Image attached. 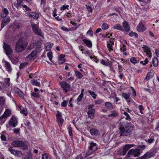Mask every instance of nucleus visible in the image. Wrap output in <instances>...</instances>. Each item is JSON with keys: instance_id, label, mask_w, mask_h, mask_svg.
Wrapping results in <instances>:
<instances>
[{"instance_id": "f257e3e1", "label": "nucleus", "mask_w": 159, "mask_h": 159, "mask_svg": "<svg viewBox=\"0 0 159 159\" xmlns=\"http://www.w3.org/2000/svg\"><path fill=\"white\" fill-rule=\"evenodd\" d=\"M28 42V37L27 36L21 37L16 43V51L18 52H22L27 47Z\"/></svg>"}, {"instance_id": "f03ea898", "label": "nucleus", "mask_w": 159, "mask_h": 159, "mask_svg": "<svg viewBox=\"0 0 159 159\" xmlns=\"http://www.w3.org/2000/svg\"><path fill=\"white\" fill-rule=\"evenodd\" d=\"M133 129V126L127 125L125 128H119L120 136H128L132 134Z\"/></svg>"}, {"instance_id": "7ed1b4c3", "label": "nucleus", "mask_w": 159, "mask_h": 159, "mask_svg": "<svg viewBox=\"0 0 159 159\" xmlns=\"http://www.w3.org/2000/svg\"><path fill=\"white\" fill-rule=\"evenodd\" d=\"M11 144L15 147H24V148H22V149L24 150H26L28 148L27 146L25 145V143L21 141L16 140L13 141L12 143Z\"/></svg>"}, {"instance_id": "20e7f679", "label": "nucleus", "mask_w": 159, "mask_h": 159, "mask_svg": "<svg viewBox=\"0 0 159 159\" xmlns=\"http://www.w3.org/2000/svg\"><path fill=\"white\" fill-rule=\"evenodd\" d=\"M3 48L6 55L9 57L10 55L12 54L13 52L12 49L10 47V46L4 43Z\"/></svg>"}, {"instance_id": "39448f33", "label": "nucleus", "mask_w": 159, "mask_h": 159, "mask_svg": "<svg viewBox=\"0 0 159 159\" xmlns=\"http://www.w3.org/2000/svg\"><path fill=\"white\" fill-rule=\"evenodd\" d=\"M31 25L33 31L35 34L41 36H43L41 30L38 28V25L34 23H31Z\"/></svg>"}, {"instance_id": "423d86ee", "label": "nucleus", "mask_w": 159, "mask_h": 159, "mask_svg": "<svg viewBox=\"0 0 159 159\" xmlns=\"http://www.w3.org/2000/svg\"><path fill=\"white\" fill-rule=\"evenodd\" d=\"M156 152V151L155 150L148 152L145 154L143 156V158L147 159L154 156Z\"/></svg>"}, {"instance_id": "0eeeda50", "label": "nucleus", "mask_w": 159, "mask_h": 159, "mask_svg": "<svg viewBox=\"0 0 159 159\" xmlns=\"http://www.w3.org/2000/svg\"><path fill=\"white\" fill-rule=\"evenodd\" d=\"M135 145L134 144H125L123 148V150L121 153V155L123 156H125L127 151L130 148L134 146Z\"/></svg>"}, {"instance_id": "6e6552de", "label": "nucleus", "mask_w": 159, "mask_h": 159, "mask_svg": "<svg viewBox=\"0 0 159 159\" xmlns=\"http://www.w3.org/2000/svg\"><path fill=\"white\" fill-rule=\"evenodd\" d=\"M8 150L11 154L17 157L20 156L22 155L21 152L20 151L13 149L11 148H9Z\"/></svg>"}, {"instance_id": "1a4fd4ad", "label": "nucleus", "mask_w": 159, "mask_h": 159, "mask_svg": "<svg viewBox=\"0 0 159 159\" xmlns=\"http://www.w3.org/2000/svg\"><path fill=\"white\" fill-rule=\"evenodd\" d=\"M115 39L114 38H111L109 41L107 42V47L108 48L109 51L113 50V48L114 44Z\"/></svg>"}, {"instance_id": "9d476101", "label": "nucleus", "mask_w": 159, "mask_h": 159, "mask_svg": "<svg viewBox=\"0 0 159 159\" xmlns=\"http://www.w3.org/2000/svg\"><path fill=\"white\" fill-rule=\"evenodd\" d=\"M37 51L34 50L32 51L29 55L26 57V58L27 60H31L36 58L37 56Z\"/></svg>"}, {"instance_id": "9b49d317", "label": "nucleus", "mask_w": 159, "mask_h": 159, "mask_svg": "<svg viewBox=\"0 0 159 159\" xmlns=\"http://www.w3.org/2000/svg\"><path fill=\"white\" fill-rule=\"evenodd\" d=\"M146 29V27L143 24L142 22L140 21L137 26V30L139 32H142L145 31Z\"/></svg>"}, {"instance_id": "f8f14e48", "label": "nucleus", "mask_w": 159, "mask_h": 159, "mask_svg": "<svg viewBox=\"0 0 159 159\" xmlns=\"http://www.w3.org/2000/svg\"><path fill=\"white\" fill-rule=\"evenodd\" d=\"M122 31L124 32H128L130 30V28L127 22L126 21H124L122 23Z\"/></svg>"}, {"instance_id": "ddd939ff", "label": "nucleus", "mask_w": 159, "mask_h": 159, "mask_svg": "<svg viewBox=\"0 0 159 159\" xmlns=\"http://www.w3.org/2000/svg\"><path fill=\"white\" fill-rule=\"evenodd\" d=\"M17 124L16 118L15 117H12L9 122V125L14 127L16 126Z\"/></svg>"}, {"instance_id": "4468645a", "label": "nucleus", "mask_w": 159, "mask_h": 159, "mask_svg": "<svg viewBox=\"0 0 159 159\" xmlns=\"http://www.w3.org/2000/svg\"><path fill=\"white\" fill-rule=\"evenodd\" d=\"M90 133L93 136H98L100 134L99 131L98 129L94 128L90 129Z\"/></svg>"}, {"instance_id": "2eb2a0df", "label": "nucleus", "mask_w": 159, "mask_h": 159, "mask_svg": "<svg viewBox=\"0 0 159 159\" xmlns=\"http://www.w3.org/2000/svg\"><path fill=\"white\" fill-rule=\"evenodd\" d=\"M142 48H143L144 52L146 53L147 55H148L149 57H151L152 56L151 53L149 48L148 46L143 45V47H142Z\"/></svg>"}, {"instance_id": "dca6fc26", "label": "nucleus", "mask_w": 159, "mask_h": 159, "mask_svg": "<svg viewBox=\"0 0 159 159\" xmlns=\"http://www.w3.org/2000/svg\"><path fill=\"white\" fill-rule=\"evenodd\" d=\"M89 149L92 150L94 152L98 149L97 144L96 143L93 142H91L90 143V146L89 147Z\"/></svg>"}, {"instance_id": "f3484780", "label": "nucleus", "mask_w": 159, "mask_h": 159, "mask_svg": "<svg viewBox=\"0 0 159 159\" xmlns=\"http://www.w3.org/2000/svg\"><path fill=\"white\" fill-rule=\"evenodd\" d=\"M10 18L9 17H7L3 19L2 21L1 28H3L10 22Z\"/></svg>"}, {"instance_id": "a211bd4d", "label": "nucleus", "mask_w": 159, "mask_h": 159, "mask_svg": "<svg viewBox=\"0 0 159 159\" xmlns=\"http://www.w3.org/2000/svg\"><path fill=\"white\" fill-rule=\"evenodd\" d=\"M28 16L35 19H37L39 16V14L34 12H31L28 14Z\"/></svg>"}, {"instance_id": "6ab92c4d", "label": "nucleus", "mask_w": 159, "mask_h": 159, "mask_svg": "<svg viewBox=\"0 0 159 159\" xmlns=\"http://www.w3.org/2000/svg\"><path fill=\"white\" fill-rule=\"evenodd\" d=\"M3 61L4 62L5 67L7 71H11L12 69L10 64L7 61Z\"/></svg>"}, {"instance_id": "aec40b11", "label": "nucleus", "mask_w": 159, "mask_h": 159, "mask_svg": "<svg viewBox=\"0 0 159 159\" xmlns=\"http://www.w3.org/2000/svg\"><path fill=\"white\" fill-rule=\"evenodd\" d=\"M95 112V110L93 109H91L88 111L89 117L93 119L94 117V114Z\"/></svg>"}, {"instance_id": "412c9836", "label": "nucleus", "mask_w": 159, "mask_h": 159, "mask_svg": "<svg viewBox=\"0 0 159 159\" xmlns=\"http://www.w3.org/2000/svg\"><path fill=\"white\" fill-rule=\"evenodd\" d=\"M60 85L63 88H70V84L65 81H63L60 83Z\"/></svg>"}, {"instance_id": "4be33fe9", "label": "nucleus", "mask_w": 159, "mask_h": 159, "mask_svg": "<svg viewBox=\"0 0 159 159\" xmlns=\"http://www.w3.org/2000/svg\"><path fill=\"white\" fill-rule=\"evenodd\" d=\"M152 63L155 67H157L158 65V61L157 58L156 57H154L152 59Z\"/></svg>"}, {"instance_id": "5701e85b", "label": "nucleus", "mask_w": 159, "mask_h": 159, "mask_svg": "<svg viewBox=\"0 0 159 159\" xmlns=\"http://www.w3.org/2000/svg\"><path fill=\"white\" fill-rule=\"evenodd\" d=\"M8 14V11L7 9L4 8L2 11L1 12V17L2 18H4Z\"/></svg>"}, {"instance_id": "b1692460", "label": "nucleus", "mask_w": 159, "mask_h": 159, "mask_svg": "<svg viewBox=\"0 0 159 159\" xmlns=\"http://www.w3.org/2000/svg\"><path fill=\"white\" fill-rule=\"evenodd\" d=\"M83 41L86 44V46L89 48H91L92 46V43L90 40L84 39Z\"/></svg>"}, {"instance_id": "393cba45", "label": "nucleus", "mask_w": 159, "mask_h": 159, "mask_svg": "<svg viewBox=\"0 0 159 159\" xmlns=\"http://www.w3.org/2000/svg\"><path fill=\"white\" fill-rule=\"evenodd\" d=\"M134 157H138L140 155V149L139 148H136L135 150H134Z\"/></svg>"}, {"instance_id": "a878e982", "label": "nucleus", "mask_w": 159, "mask_h": 159, "mask_svg": "<svg viewBox=\"0 0 159 159\" xmlns=\"http://www.w3.org/2000/svg\"><path fill=\"white\" fill-rule=\"evenodd\" d=\"M53 45V43L51 44L50 43H47L45 44V49L46 51H48L50 50L52 46Z\"/></svg>"}, {"instance_id": "bb28decb", "label": "nucleus", "mask_w": 159, "mask_h": 159, "mask_svg": "<svg viewBox=\"0 0 159 159\" xmlns=\"http://www.w3.org/2000/svg\"><path fill=\"white\" fill-rule=\"evenodd\" d=\"M10 79L9 78H7L5 79V82L3 84V85L4 87H8L10 85Z\"/></svg>"}, {"instance_id": "cd10ccee", "label": "nucleus", "mask_w": 159, "mask_h": 159, "mask_svg": "<svg viewBox=\"0 0 159 159\" xmlns=\"http://www.w3.org/2000/svg\"><path fill=\"white\" fill-rule=\"evenodd\" d=\"M113 28L115 29L120 30L122 31V26L120 24H117L113 26Z\"/></svg>"}, {"instance_id": "c85d7f7f", "label": "nucleus", "mask_w": 159, "mask_h": 159, "mask_svg": "<svg viewBox=\"0 0 159 159\" xmlns=\"http://www.w3.org/2000/svg\"><path fill=\"white\" fill-rule=\"evenodd\" d=\"M118 114L117 111H112L110 113L108 114V117H114L117 116Z\"/></svg>"}, {"instance_id": "c756f323", "label": "nucleus", "mask_w": 159, "mask_h": 159, "mask_svg": "<svg viewBox=\"0 0 159 159\" xmlns=\"http://www.w3.org/2000/svg\"><path fill=\"white\" fill-rule=\"evenodd\" d=\"M105 105L106 107L109 110H111L113 109V106L109 102H106L105 103Z\"/></svg>"}, {"instance_id": "7c9ffc66", "label": "nucleus", "mask_w": 159, "mask_h": 159, "mask_svg": "<svg viewBox=\"0 0 159 159\" xmlns=\"http://www.w3.org/2000/svg\"><path fill=\"white\" fill-rule=\"evenodd\" d=\"M5 102V99L2 97H0V106L2 107L4 105Z\"/></svg>"}, {"instance_id": "2f4dec72", "label": "nucleus", "mask_w": 159, "mask_h": 159, "mask_svg": "<svg viewBox=\"0 0 159 159\" xmlns=\"http://www.w3.org/2000/svg\"><path fill=\"white\" fill-rule=\"evenodd\" d=\"M57 118L59 125L60 127H61L62 126V124L63 123V120L61 118V117H59Z\"/></svg>"}, {"instance_id": "473e14b6", "label": "nucleus", "mask_w": 159, "mask_h": 159, "mask_svg": "<svg viewBox=\"0 0 159 159\" xmlns=\"http://www.w3.org/2000/svg\"><path fill=\"white\" fill-rule=\"evenodd\" d=\"M75 75L78 78L81 79L83 77V75L80 72L77 70L75 71Z\"/></svg>"}, {"instance_id": "72a5a7b5", "label": "nucleus", "mask_w": 159, "mask_h": 159, "mask_svg": "<svg viewBox=\"0 0 159 159\" xmlns=\"http://www.w3.org/2000/svg\"><path fill=\"white\" fill-rule=\"evenodd\" d=\"M11 114V111L9 109H7L3 114V116H4L6 118L7 117L9 116Z\"/></svg>"}, {"instance_id": "f704fd0d", "label": "nucleus", "mask_w": 159, "mask_h": 159, "mask_svg": "<svg viewBox=\"0 0 159 159\" xmlns=\"http://www.w3.org/2000/svg\"><path fill=\"white\" fill-rule=\"evenodd\" d=\"M17 3H14V6L16 7H18L20 6L21 4L23 2V0H17Z\"/></svg>"}, {"instance_id": "c9c22d12", "label": "nucleus", "mask_w": 159, "mask_h": 159, "mask_svg": "<svg viewBox=\"0 0 159 159\" xmlns=\"http://www.w3.org/2000/svg\"><path fill=\"white\" fill-rule=\"evenodd\" d=\"M134 149H130L128 152L127 154V156L128 157H131L134 156Z\"/></svg>"}, {"instance_id": "e433bc0d", "label": "nucleus", "mask_w": 159, "mask_h": 159, "mask_svg": "<svg viewBox=\"0 0 159 159\" xmlns=\"http://www.w3.org/2000/svg\"><path fill=\"white\" fill-rule=\"evenodd\" d=\"M31 82L33 85L35 86H40V83L38 82L37 80H31Z\"/></svg>"}, {"instance_id": "4c0bfd02", "label": "nucleus", "mask_w": 159, "mask_h": 159, "mask_svg": "<svg viewBox=\"0 0 159 159\" xmlns=\"http://www.w3.org/2000/svg\"><path fill=\"white\" fill-rule=\"evenodd\" d=\"M126 122L125 121H121L119 124V126H120L119 128H125V127L126 126Z\"/></svg>"}, {"instance_id": "58836bf2", "label": "nucleus", "mask_w": 159, "mask_h": 159, "mask_svg": "<svg viewBox=\"0 0 159 159\" xmlns=\"http://www.w3.org/2000/svg\"><path fill=\"white\" fill-rule=\"evenodd\" d=\"M42 159H51L49 155L47 153L43 154L42 156Z\"/></svg>"}, {"instance_id": "ea45409f", "label": "nucleus", "mask_w": 159, "mask_h": 159, "mask_svg": "<svg viewBox=\"0 0 159 159\" xmlns=\"http://www.w3.org/2000/svg\"><path fill=\"white\" fill-rule=\"evenodd\" d=\"M88 93L90 94V95L92 96L93 98L95 99L96 98V96H97V95L95 93L91 91L90 90H89L88 91Z\"/></svg>"}, {"instance_id": "a19ab883", "label": "nucleus", "mask_w": 159, "mask_h": 159, "mask_svg": "<svg viewBox=\"0 0 159 159\" xmlns=\"http://www.w3.org/2000/svg\"><path fill=\"white\" fill-rule=\"evenodd\" d=\"M31 95L34 98H39L40 97V95L38 93L35 92H32Z\"/></svg>"}, {"instance_id": "79ce46f5", "label": "nucleus", "mask_w": 159, "mask_h": 159, "mask_svg": "<svg viewBox=\"0 0 159 159\" xmlns=\"http://www.w3.org/2000/svg\"><path fill=\"white\" fill-rule=\"evenodd\" d=\"M120 51L124 52L123 54L125 55H127V53L125 52L126 51V48H125V45H123L122 47H121L120 48Z\"/></svg>"}, {"instance_id": "37998d69", "label": "nucleus", "mask_w": 159, "mask_h": 159, "mask_svg": "<svg viewBox=\"0 0 159 159\" xmlns=\"http://www.w3.org/2000/svg\"><path fill=\"white\" fill-rule=\"evenodd\" d=\"M24 159H33L32 155L30 154V152H29L27 155L25 156Z\"/></svg>"}, {"instance_id": "c03bdc74", "label": "nucleus", "mask_w": 159, "mask_h": 159, "mask_svg": "<svg viewBox=\"0 0 159 159\" xmlns=\"http://www.w3.org/2000/svg\"><path fill=\"white\" fill-rule=\"evenodd\" d=\"M109 26L107 24L105 23L102 25V28L103 30H106L109 28Z\"/></svg>"}, {"instance_id": "a18cd8bd", "label": "nucleus", "mask_w": 159, "mask_h": 159, "mask_svg": "<svg viewBox=\"0 0 159 159\" xmlns=\"http://www.w3.org/2000/svg\"><path fill=\"white\" fill-rule=\"evenodd\" d=\"M93 152V151L89 149V150H88L87 152L85 157H87L89 156L90 155H91Z\"/></svg>"}, {"instance_id": "49530a36", "label": "nucleus", "mask_w": 159, "mask_h": 159, "mask_svg": "<svg viewBox=\"0 0 159 159\" xmlns=\"http://www.w3.org/2000/svg\"><path fill=\"white\" fill-rule=\"evenodd\" d=\"M126 116V117L125 119L128 120H130L131 118L130 117L129 115L126 112H124L123 113Z\"/></svg>"}, {"instance_id": "de8ad7c7", "label": "nucleus", "mask_w": 159, "mask_h": 159, "mask_svg": "<svg viewBox=\"0 0 159 159\" xmlns=\"http://www.w3.org/2000/svg\"><path fill=\"white\" fill-rule=\"evenodd\" d=\"M122 96L126 100L128 99L129 97V95L125 93H123Z\"/></svg>"}, {"instance_id": "09e8293b", "label": "nucleus", "mask_w": 159, "mask_h": 159, "mask_svg": "<svg viewBox=\"0 0 159 159\" xmlns=\"http://www.w3.org/2000/svg\"><path fill=\"white\" fill-rule=\"evenodd\" d=\"M130 61L133 64H135L137 62V61L134 57H131L130 59Z\"/></svg>"}, {"instance_id": "8fccbe9b", "label": "nucleus", "mask_w": 159, "mask_h": 159, "mask_svg": "<svg viewBox=\"0 0 159 159\" xmlns=\"http://www.w3.org/2000/svg\"><path fill=\"white\" fill-rule=\"evenodd\" d=\"M47 56L49 58V60L50 61H51L52 58V52H48L47 53Z\"/></svg>"}, {"instance_id": "3c124183", "label": "nucleus", "mask_w": 159, "mask_h": 159, "mask_svg": "<svg viewBox=\"0 0 159 159\" xmlns=\"http://www.w3.org/2000/svg\"><path fill=\"white\" fill-rule=\"evenodd\" d=\"M16 93L20 97L23 98L24 94L21 91L18 90L17 91Z\"/></svg>"}, {"instance_id": "603ef678", "label": "nucleus", "mask_w": 159, "mask_h": 159, "mask_svg": "<svg viewBox=\"0 0 159 159\" xmlns=\"http://www.w3.org/2000/svg\"><path fill=\"white\" fill-rule=\"evenodd\" d=\"M129 34L130 36H134L136 38H137L138 36V35L136 33L133 32H131Z\"/></svg>"}, {"instance_id": "864d4df0", "label": "nucleus", "mask_w": 159, "mask_h": 159, "mask_svg": "<svg viewBox=\"0 0 159 159\" xmlns=\"http://www.w3.org/2000/svg\"><path fill=\"white\" fill-rule=\"evenodd\" d=\"M28 63L27 62L22 63L20 64L19 66L20 69H22Z\"/></svg>"}, {"instance_id": "5fc2aeb1", "label": "nucleus", "mask_w": 159, "mask_h": 159, "mask_svg": "<svg viewBox=\"0 0 159 159\" xmlns=\"http://www.w3.org/2000/svg\"><path fill=\"white\" fill-rule=\"evenodd\" d=\"M103 102L102 100L99 99V100H96L95 102V103L96 104H101Z\"/></svg>"}, {"instance_id": "6e6d98bb", "label": "nucleus", "mask_w": 159, "mask_h": 159, "mask_svg": "<svg viewBox=\"0 0 159 159\" xmlns=\"http://www.w3.org/2000/svg\"><path fill=\"white\" fill-rule=\"evenodd\" d=\"M152 78V76L150 73H148L146 77L145 78V79L147 80H148L150 78Z\"/></svg>"}, {"instance_id": "4d7b16f0", "label": "nucleus", "mask_w": 159, "mask_h": 159, "mask_svg": "<svg viewBox=\"0 0 159 159\" xmlns=\"http://www.w3.org/2000/svg\"><path fill=\"white\" fill-rule=\"evenodd\" d=\"M69 7V5H63L62 7L61 8V10H65L67 8L68 9V7Z\"/></svg>"}, {"instance_id": "13d9d810", "label": "nucleus", "mask_w": 159, "mask_h": 159, "mask_svg": "<svg viewBox=\"0 0 159 159\" xmlns=\"http://www.w3.org/2000/svg\"><path fill=\"white\" fill-rule=\"evenodd\" d=\"M22 7L25 8V9L27 11H29L30 10V9L29 7H28L27 6L25 5H22Z\"/></svg>"}, {"instance_id": "bf43d9fd", "label": "nucleus", "mask_w": 159, "mask_h": 159, "mask_svg": "<svg viewBox=\"0 0 159 159\" xmlns=\"http://www.w3.org/2000/svg\"><path fill=\"white\" fill-rule=\"evenodd\" d=\"M68 129L69 133L70 136H72V133L71 128L70 127H68Z\"/></svg>"}, {"instance_id": "052dcab7", "label": "nucleus", "mask_w": 159, "mask_h": 159, "mask_svg": "<svg viewBox=\"0 0 159 159\" xmlns=\"http://www.w3.org/2000/svg\"><path fill=\"white\" fill-rule=\"evenodd\" d=\"M20 113L21 114H24L25 116L27 115V113L25 109H23L20 111Z\"/></svg>"}, {"instance_id": "680f3d73", "label": "nucleus", "mask_w": 159, "mask_h": 159, "mask_svg": "<svg viewBox=\"0 0 159 159\" xmlns=\"http://www.w3.org/2000/svg\"><path fill=\"white\" fill-rule=\"evenodd\" d=\"M65 61V59H59L58 60V63L60 64H63L64 62Z\"/></svg>"}, {"instance_id": "e2e57ef3", "label": "nucleus", "mask_w": 159, "mask_h": 159, "mask_svg": "<svg viewBox=\"0 0 159 159\" xmlns=\"http://www.w3.org/2000/svg\"><path fill=\"white\" fill-rule=\"evenodd\" d=\"M74 80V78L73 77H71L70 78H66V80L67 81H73Z\"/></svg>"}, {"instance_id": "0e129e2a", "label": "nucleus", "mask_w": 159, "mask_h": 159, "mask_svg": "<svg viewBox=\"0 0 159 159\" xmlns=\"http://www.w3.org/2000/svg\"><path fill=\"white\" fill-rule=\"evenodd\" d=\"M83 96L81 94H80L79 96L77 98V100L78 101L80 102L82 100V98L83 97Z\"/></svg>"}, {"instance_id": "69168bd1", "label": "nucleus", "mask_w": 159, "mask_h": 159, "mask_svg": "<svg viewBox=\"0 0 159 159\" xmlns=\"http://www.w3.org/2000/svg\"><path fill=\"white\" fill-rule=\"evenodd\" d=\"M67 101H64L63 102H62L61 103V105L63 107H65L67 105Z\"/></svg>"}, {"instance_id": "338daca9", "label": "nucleus", "mask_w": 159, "mask_h": 159, "mask_svg": "<svg viewBox=\"0 0 159 159\" xmlns=\"http://www.w3.org/2000/svg\"><path fill=\"white\" fill-rule=\"evenodd\" d=\"M138 148H141L143 149H144L146 148V146L144 145H139Z\"/></svg>"}, {"instance_id": "774afa93", "label": "nucleus", "mask_w": 159, "mask_h": 159, "mask_svg": "<svg viewBox=\"0 0 159 159\" xmlns=\"http://www.w3.org/2000/svg\"><path fill=\"white\" fill-rule=\"evenodd\" d=\"M86 34H89L90 35V36H93V32L92 30H88L87 32L86 33Z\"/></svg>"}]
</instances>
